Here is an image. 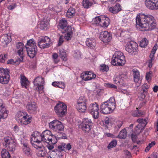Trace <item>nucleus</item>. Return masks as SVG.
Masks as SVG:
<instances>
[{"mask_svg": "<svg viewBox=\"0 0 158 158\" xmlns=\"http://www.w3.org/2000/svg\"><path fill=\"white\" fill-rule=\"evenodd\" d=\"M136 26H139L142 31L152 30L156 27V23L153 16L150 15H146L142 13L137 15L135 18Z\"/></svg>", "mask_w": 158, "mask_h": 158, "instance_id": "obj_1", "label": "nucleus"}, {"mask_svg": "<svg viewBox=\"0 0 158 158\" xmlns=\"http://www.w3.org/2000/svg\"><path fill=\"white\" fill-rule=\"evenodd\" d=\"M115 108V102L114 97H112L107 101L102 104L100 106V111L104 114L112 113Z\"/></svg>", "mask_w": 158, "mask_h": 158, "instance_id": "obj_2", "label": "nucleus"}, {"mask_svg": "<svg viewBox=\"0 0 158 158\" xmlns=\"http://www.w3.org/2000/svg\"><path fill=\"white\" fill-rule=\"evenodd\" d=\"M25 47L27 54L29 57L33 58L36 55L37 51L36 43L33 39L27 41Z\"/></svg>", "mask_w": 158, "mask_h": 158, "instance_id": "obj_3", "label": "nucleus"}, {"mask_svg": "<svg viewBox=\"0 0 158 158\" xmlns=\"http://www.w3.org/2000/svg\"><path fill=\"white\" fill-rule=\"evenodd\" d=\"M111 62L114 65L122 66L124 65L126 60L123 53L120 51L116 52L113 56Z\"/></svg>", "mask_w": 158, "mask_h": 158, "instance_id": "obj_4", "label": "nucleus"}, {"mask_svg": "<svg viewBox=\"0 0 158 158\" xmlns=\"http://www.w3.org/2000/svg\"><path fill=\"white\" fill-rule=\"evenodd\" d=\"M43 142L55 144L56 142V136L53 135L49 130H46L41 133Z\"/></svg>", "mask_w": 158, "mask_h": 158, "instance_id": "obj_5", "label": "nucleus"}, {"mask_svg": "<svg viewBox=\"0 0 158 158\" xmlns=\"http://www.w3.org/2000/svg\"><path fill=\"white\" fill-rule=\"evenodd\" d=\"M44 83V79L42 77H37L34 79L33 83L35 86L36 87V90L39 91L40 93H42L43 92Z\"/></svg>", "mask_w": 158, "mask_h": 158, "instance_id": "obj_6", "label": "nucleus"}, {"mask_svg": "<svg viewBox=\"0 0 158 158\" xmlns=\"http://www.w3.org/2000/svg\"><path fill=\"white\" fill-rule=\"evenodd\" d=\"M93 125V123L90 119L86 118L83 120L80 125V127L85 133H88L91 131Z\"/></svg>", "mask_w": 158, "mask_h": 158, "instance_id": "obj_7", "label": "nucleus"}, {"mask_svg": "<svg viewBox=\"0 0 158 158\" xmlns=\"http://www.w3.org/2000/svg\"><path fill=\"white\" fill-rule=\"evenodd\" d=\"M50 129L54 131L58 132L63 131L64 129V126L62 123L57 120H54L49 123Z\"/></svg>", "mask_w": 158, "mask_h": 158, "instance_id": "obj_8", "label": "nucleus"}, {"mask_svg": "<svg viewBox=\"0 0 158 158\" xmlns=\"http://www.w3.org/2000/svg\"><path fill=\"white\" fill-rule=\"evenodd\" d=\"M9 71L7 69L3 68L0 69V83L3 84L8 83L10 78Z\"/></svg>", "mask_w": 158, "mask_h": 158, "instance_id": "obj_9", "label": "nucleus"}, {"mask_svg": "<svg viewBox=\"0 0 158 158\" xmlns=\"http://www.w3.org/2000/svg\"><path fill=\"white\" fill-rule=\"evenodd\" d=\"M55 111L59 117H62L66 113L67 109L66 106L62 102L58 103L54 108Z\"/></svg>", "mask_w": 158, "mask_h": 158, "instance_id": "obj_10", "label": "nucleus"}, {"mask_svg": "<svg viewBox=\"0 0 158 158\" xmlns=\"http://www.w3.org/2000/svg\"><path fill=\"white\" fill-rule=\"evenodd\" d=\"M125 49L126 51L131 55L135 54L138 50V44L133 41L128 42L126 45Z\"/></svg>", "mask_w": 158, "mask_h": 158, "instance_id": "obj_11", "label": "nucleus"}, {"mask_svg": "<svg viewBox=\"0 0 158 158\" xmlns=\"http://www.w3.org/2000/svg\"><path fill=\"white\" fill-rule=\"evenodd\" d=\"M98 110V105L96 102L91 104L88 108L89 112L94 119H97L99 117Z\"/></svg>", "mask_w": 158, "mask_h": 158, "instance_id": "obj_12", "label": "nucleus"}, {"mask_svg": "<svg viewBox=\"0 0 158 158\" xmlns=\"http://www.w3.org/2000/svg\"><path fill=\"white\" fill-rule=\"evenodd\" d=\"M137 122L139 124L135 129L134 133L135 134L138 135L139 134L143 129L147 122L146 119L141 118L137 119Z\"/></svg>", "mask_w": 158, "mask_h": 158, "instance_id": "obj_13", "label": "nucleus"}, {"mask_svg": "<svg viewBox=\"0 0 158 158\" xmlns=\"http://www.w3.org/2000/svg\"><path fill=\"white\" fill-rule=\"evenodd\" d=\"M50 44V39L47 36L42 37L39 39L38 45L41 49L48 47Z\"/></svg>", "mask_w": 158, "mask_h": 158, "instance_id": "obj_14", "label": "nucleus"}, {"mask_svg": "<svg viewBox=\"0 0 158 158\" xmlns=\"http://www.w3.org/2000/svg\"><path fill=\"white\" fill-rule=\"evenodd\" d=\"M16 48L17 49V53L20 56V58L17 60L18 64L23 61V58L24 57V52L25 51L24 50L25 48L23 44L21 42L18 43L16 45Z\"/></svg>", "mask_w": 158, "mask_h": 158, "instance_id": "obj_15", "label": "nucleus"}, {"mask_svg": "<svg viewBox=\"0 0 158 158\" xmlns=\"http://www.w3.org/2000/svg\"><path fill=\"white\" fill-rule=\"evenodd\" d=\"M146 6L151 10H158V0H146Z\"/></svg>", "mask_w": 158, "mask_h": 158, "instance_id": "obj_16", "label": "nucleus"}, {"mask_svg": "<svg viewBox=\"0 0 158 158\" xmlns=\"http://www.w3.org/2000/svg\"><path fill=\"white\" fill-rule=\"evenodd\" d=\"M96 75L94 73L91 71L83 72L81 75V77L82 80L85 81L90 80L94 79Z\"/></svg>", "mask_w": 158, "mask_h": 158, "instance_id": "obj_17", "label": "nucleus"}, {"mask_svg": "<svg viewBox=\"0 0 158 158\" xmlns=\"http://www.w3.org/2000/svg\"><path fill=\"white\" fill-rule=\"evenodd\" d=\"M5 143L8 150L11 152L15 151L16 145L14 139L8 138L5 140Z\"/></svg>", "mask_w": 158, "mask_h": 158, "instance_id": "obj_18", "label": "nucleus"}, {"mask_svg": "<svg viewBox=\"0 0 158 158\" xmlns=\"http://www.w3.org/2000/svg\"><path fill=\"white\" fill-rule=\"evenodd\" d=\"M100 38L104 43L110 42L112 39L111 34L106 31L101 32Z\"/></svg>", "mask_w": 158, "mask_h": 158, "instance_id": "obj_19", "label": "nucleus"}, {"mask_svg": "<svg viewBox=\"0 0 158 158\" xmlns=\"http://www.w3.org/2000/svg\"><path fill=\"white\" fill-rule=\"evenodd\" d=\"M133 75L134 81L136 84L137 87H139L141 83V80L140 79L139 72L137 69H134L132 70Z\"/></svg>", "mask_w": 158, "mask_h": 158, "instance_id": "obj_20", "label": "nucleus"}, {"mask_svg": "<svg viewBox=\"0 0 158 158\" xmlns=\"http://www.w3.org/2000/svg\"><path fill=\"white\" fill-rule=\"evenodd\" d=\"M31 140L32 141H43L42 134L38 131H35L31 135Z\"/></svg>", "mask_w": 158, "mask_h": 158, "instance_id": "obj_21", "label": "nucleus"}, {"mask_svg": "<svg viewBox=\"0 0 158 158\" xmlns=\"http://www.w3.org/2000/svg\"><path fill=\"white\" fill-rule=\"evenodd\" d=\"M96 2L95 0H83L82 2V6L85 9L90 8Z\"/></svg>", "mask_w": 158, "mask_h": 158, "instance_id": "obj_22", "label": "nucleus"}, {"mask_svg": "<svg viewBox=\"0 0 158 158\" xmlns=\"http://www.w3.org/2000/svg\"><path fill=\"white\" fill-rule=\"evenodd\" d=\"M26 108L29 112L32 113L37 109L36 104L34 102H29L27 105Z\"/></svg>", "mask_w": 158, "mask_h": 158, "instance_id": "obj_23", "label": "nucleus"}, {"mask_svg": "<svg viewBox=\"0 0 158 158\" xmlns=\"http://www.w3.org/2000/svg\"><path fill=\"white\" fill-rule=\"evenodd\" d=\"M11 40L10 36L7 34H5L3 35L0 38V41L5 45H6L10 42Z\"/></svg>", "mask_w": 158, "mask_h": 158, "instance_id": "obj_24", "label": "nucleus"}, {"mask_svg": "<svg viewBox=\"0 0 158 158\" xmlns=\"http://www.w3.org/2000/svg\"><path fill=\"white\" fill-rule=\"evenodd\" d=\"M76 108L79 112H84L87 109L86 103L77 102Z\"/></svg>", "mask_w": 158, "mask_h": 158, "instance_id": "obj_25", "label": "nucleus"}, {"mask_svg": "<svg viewBox=\"0 0 158 158\" xmlns=\"http://www.w3.org/2000/svg\"><path fill=\"white\" fill-rule=\"evenodd\" d=\"M62 33L67 32L66 35L64 37L65 39L67 40H69L71 39L73 34L71 27H68L65 31H62Z\"/></svg>", "mask_w": 158, "mask_h": 158, "instance_id": "obj_26", "label": "nucleus"}, {"mask_svg": "<svg viewBox=\"0 0 158 158\" xmlns=\"http://www.w3.org/2000/svg\"><path fill=\"white\" fill-rule=\"evenodd\" d=\"M27 117H29V116L27 114V115H24L23 118H21V119L19 123L22 125H27L28 124L30 123L31 121L30 118H27Z\"/></svg>", "mask_w": 158, "mask_h": 158, "instance_id": "obj_27", "label": "nucleus"}, {"mask_svg": "<svg viewBox=\"0 0 158 158\" xmlns=\"http://www.w3.org/2000/svg\"><path fill=\"white\" fill-rule=\"evenodd\" d=\"M76 10L75 8L70 7L67 10L66 13V17L68 18H73L75 15Z\"/></svg>", "mask_w": 158, "mask_h": 158, "instance_id": "obj_28", "label": "nucleus"}, {"mask_svg": "<svg viewBox=\"0 0 158 158\" xmlns=\"http://www.w3.org/2000/svg\"><path fill=\"white\" fill-rule=\"evenodd\" d=\"M67 20L65 18H63L60 20L59 23V26L60 28L62 29V31H65L66 30V28L69 26H67Z\"/></svg>", "mask_w": 158, "mask_h": 158, "instance_id": "obj_29", "label": "nucleus"}, {"mask_svg": "<svg viewBox=\"0 0 158 158\" xmlns=\"http://www.w3.org/2000/svg\"><path fill=\"white\" fill-rule=\"evenodd\" d=\"M104 16H101L96 17L94 19V21L95 23L97 25L102 27L103 25V22L104 20Z\"/></svg>", "mask_w": 158, "mask_h": 158, "instance_id": "obj_30", "label": "nucleus"}, {"mask_svg": "<svg viewBox=\"0 0 158 158\" xmlns=\"http://www.w3.org/2000/svg\"><path fill=\"white\" fill-rule=\"evenodd\" d=\"M109 10L112 13H117L121 10V5L118 3L117 4L114 6L110 7Z\"/></svg>", "mask_w": 158, "mask_h": 158, "instance_id": "obj_31", "label": "nucleus"}, {"mask_svg": "<svg viewBox=\"0 0 158 158\" xmlns=\"http://www.w3.org/2000/svg\"><path fill=\"white\" fill-rule=\"evenodd\" d=\"M87 46L91 49L94 48L95 45V40L92 38H87L85 42Z\"/></svg>", "mask_w": 158, "mask_h": 158, "instance_id": "obj_32", "label": "nucleus"}, {"mask_svg": "<svg viewBox=\"0 0 158 158\" xmlns=\"http://www.w3.org/2000/svg\"><path fill=\"white\" fill-rule=\"evenodd\" d=\"M63 155L60 153L57 154V153L54 151L50 152V154L47 158H62Z\"/></svg>", "mask_w": 158, "mask_h": 158, "instance_id": "obj_33", "label": "nucleus"}, {"mask_svg": "<svg viewBox=\"0 0 158 158\" xmlns=\"http://www.w3.org/2000/svg\"><path fill=\"white\" fill-rule=\"evenodd\" d=\"M26 115H27V113L26 112L19 111L15 115V119L19 123L21 119V118Z\"/></svg>", "mask_w": 158, "mask_h": 158, "instance_id": "obj_34", "label": "nucleus"}, {"mask_svg": "<svg viewBox=\"0 0 158 158\" xmlns=\"http://www.w3.org/2000/svg\"><path fill=\"white\" fill-rule=\"evenodd\" d=\"M41 142H38V141H33L32 140H31V141L32 146L37 149H38L44 147Z\"/></svg>", "mask_w": 158, "mask_h": 158, "instance_id": "obj_35", "label": "nucleus"}, {"mask_svg": "<svg viewBox=\"0 0 158 158\" xmlns=\"http://www.w3.org/2000/svg\"><path fill=\"white\" fill-rule=\"evenodd\" d=\"M21 82L22 86L23 87L27 88V86L28 85L29 81L24 76L21 75Z\"/></svg>", "mask_w": 158, "mask_h": 158, "instance_id": "obj_36", "label": "nucleus"}, {"mask_svg": "<svg viewBox=\"0 0 158 158\" xmlns=\"http://www.w3.org/2000/svg\"><path fill=\"white\" fill-rule=\"evenodd\" d=\"M49 25L48 21H42L40 22V27L41 30H46Z\"/></svg>", "mask_w": 158, "mask_h": 158, "instance_id": "obj_37", "label": "nucleus"}, {"mask_svg": "<svg viewBox=\"0 0 158 158\" xmlns=\"http://www.w3.org/2000/svg\"><path fill=\"white\" fill-rule=\"evenodd\" d=\"M37 155L39 157H43L46 154V152L44 150V147L37 149L36 151Z\"/></svg>", "mask_w": 158, "mask_h": 158, "instance_id": "obj_38", "label": "nucleus"}, {"mask_svg": "<svg viewBox=\"0 0 158 158\" xmlns=\"http://www.w3.org/2000/svg\"><path fill=\"white\" fill-rule=\"evenodd\" d=\"M127 135V131L125 129L122 130L119 132L117 138L120 139H125Z\"/></svg>", "mask_w": 158, "mask_h": 158, "instance_id": "obj_39", "label": "nucleus"}, {"mask_svg": "<svg viewBox=\"0 0 158 158\" xmlns=\"http://www.w3.org/2000/svg\"><path fill=\"white\" fill-rule=\"evenodd\" d=\"M2 158H10V156L9 152L6 149H3L1 152Z\"/></svg>", "mask_w": 158, "mask_h": 158, "instance_id": "obj_40", "label": "nucleus"}, {"mask_svg": "<svg viewBox=\"0 0 158 158\" xmlns=\"http://www.w3.org/2000/svg\"><path fill=\"white\" fill-rule=\"evenodd\" d=\"M104 20L103 22V27H107L110 23V20L109 18L104 16Z\"/></svg>", "mask_w": 158, "mask_h": 158, "instance_id": "obj_41", "label": "nucleus"}, {"mask_svg": "<svg viewBox=\"0 0 158 158\" xmlns=\"http://www.w3.org/2000/svg\"><path fill=\"white\" fill-rule=\"evenodd\" d=\"M60 56L62 60L64 61L67 60L66 52L64 50H61L60 51Z\"/></svg>", "mask_w": 158, "mask_h": 158, "instance_id": "obj_42", "label": "nucleus"}, {"mask_svg": "<svg viewBox=\"0 0 158 158\" xmlns=\"http://www.w3.org/2000/svg\"><path fill=\"white\" fill-rule=\"evenodd\" d=\"M148 43V40L146 38H144L140 41V46L142 48H145L147 45Z\"/></svg>", "mask_w": 158, "mask_h": 158, "instance_id": "obj_43", "label": "nucleus"}, {"mask_svg": "<svg viewBox=\"0 0 158 158\" xmlns=\"http://www.w3.org/2000/svg\"><path fill=\"white\" fill-rule=\"evenodd\" d=\"M117 144V141L114 139L109 144L107 148L108 149L115 147Z\"/></svg>", "mask_w": 158, "mask_h": 158, "instance_id": "obj_44", "label": "nucleus"}, {"mask_svg": "<svg viewBox=\"0 0 158 158\" xmlns=\"http://www.w3.org/2000/svg\"><path fill=\"white\" fill-rule=\"evenodd\" d=\"M144 114V112L142 111L136 110L133 113L132 115L135 117H140Z\"/></svg>", "mask_w": 158, "mask_h": 158, "instance_id": "obj_45", "label": "nucleus"}, {"mask_svg": "<svg viewBox=\"0 0 158 158\" xmlns=\"http://www.w3.org/2000/svg\"><path fill=\"white\" fill-rule=\"evenodd\" d=\"M52 58L55 64H57L59 61V59L57 53H53L52 55Z\"/></svg>", "mask_w": 158, "mask_h": 158, "instance_id": "obj_46", "label": "nucleus"}, {"mask_svg": "<svg viewBox=\"0 0 158 158\" xmlns=\"http://www.w3.org/2000/svg\"><path fill=\"white\" fill-rule=\"evenodd\" d=\"M7 54H1L0 55V62L4 63L7 58Z\"/></svg>", "mask_w": 158, "mask_h": 158, "instance_id": "obj_47", "label": "nucleus"}, {"mask_svg": "<svg viewBox=\"0 0 158 158\" xmlns=\"http://www.w3.org/2000/svg\"><path fill=\"white\" fill-rule=\"evenodd\" d=\"M65 143H60L57 147L58 150L60 151H64V146L65 145Z\"/></svg>", "mask_w": 158, "mask_h": 158, "instance_id": "obj_48", "label": "nucleus"}, {"mask_svg": "<svg viewBox=\"0 0 158 158\" xmlns=\"http://www.w3.org/2000/svg\"><path fill=\"white\" fill-rule=\"evenodd\" d=\"M155 144V142L152 141L151 143L148 144V145L146 147L145 149V151L146 152H148L150 150V148L153 146Z\"/></svg>", "mask_w": 158, "mask_h": 158, "instance_id": "obj_49", "label": "nucleus"}, {"mask_svg": "<svg viewBox=\"0 0 158 158\" xmlns=\"http://www.w3.org/2000/svg\"><path fill=\"white\" fill-rule=\"evenodd\" d=\"M23 150L24 153L28 156L31 155V150L29 147L27 148H23Z\"/></svg>", "mask_w": 158, "mask_h": 158, "instance_id": "obj_50", "label": "nucleus"}, {"mask_svg": "<svg viewBox=\"0 0 158 158\" xmlns=\"http://www.w3.org/2000/svg\"><path fill=\"white\" fill-rule=\"evenodd\" d=\"M100 69L103 72H107L109 70V67L108 66L103 64L101 65Z\"/></svg>", "mask_w": 158, "mask_h": 158, "instance_id": "obj_51", "label": "nucleus"}, {"mask_svg": "<svg viewBox=\"0 0 158 158\" xmlns=\"http://www.w3.org/2000/svg\"><path fill=\"white\" fill-rule=\"evenodd\" d=\"M129 19L125 18L123 19L122 20V24L124 26H129Z\"/></svg>", "mask_w": 158, "mask_h": 158, "instance_id": "obj_52", "label": "nucleus"}, {"mask_svg": "<svg viewBox=\"0 0 158 158\" xmlns=\"http://www.w3.org/2000/svg\"><path fill=\"white\" fill-rule=\"evenodd\" d=\"M104 86L105 87L108 88H110L114 89L117 88V87L116 85L109 83H105Z\"/></svg>", "mask_w": 158, "mask_h": 158, "instance_id": "obj_53", "label": "nucleus"}, {"mask_svg": "<svg viewBox=\"0 0 158 158\" xmlns=\"http://www.w3.org/2000/svg\"><path fill=\"white\" fill-rule=\"evenodd\" d=\"M113 80L114 82L117 84L118 83H120L121 82V79L119 78V76L118 77L117 75H115L114 76L113 78Z\"/></svg>", "mask_w": 158, "mask_h": 158, "instance_id": "obj_54", "label": "nucleus"}, {"mask_svg": "<svg viewBox=\"0 0 158 158\" xmlns=\"http://www.w3.org/2000/svg\"><path fill=\"white\" fill-rule=\"evenodd\" d=\"M127 73L126 72H124L120 74L119 76V78L121 80H123L124 79L127 78Z\"/></svg>", "mask_w": 158, "mask_h": 158, "instance_id": "obj_55", "label": "nucleus"}, {"mask_svg": "<svg viewBox=\"0 0 158 158\" xmlns=\"http://www.w3.org/2000/svg\"><path fill=\"white\" fill-rule=\"evenodd\" d=\"M86 102L87 100L85 97L83 96H81L79 98L77 102H81V103H86Z\"/></svg>", "mask_w": 158, "mask_h": 158, "instance_id": "obj_56", "label": "nucleus"}, {"mask_svg": "<svg viewBox=\"0 0 158 158\" xmlns=\"http://www.w3.org/2000/svg\"><path fill=\"white\" fill-rule=\"evenodd\" d=\"M57 87H59L61 89H64L65 87V85L64 83L63 82L57 81Z\"/></svg>", "mask_w": 158, "mask_h": 158, "instance_id": "obj_57", "label": "nucleus"}, {"mask_svg": "<svg viewBox=\"0 0 158 158\" xmlns=\"http://www.w3.org/2000/svg\"><path fill=\"white\" fill-rule=\"evenodd\" d=\"M19 59V58L17 60H16V61H14V60L13 59L8 60L7 61V64H15L16 65H18L20 63H19L18 64V62H17V60Z\"/></svg>", "mask_w": 158, "mask_h": 158, "instance_id": "obj_58", "label": "nucleus"}, {"mask_svg": "<svg viewBox=\"0 0 158 158\" xmlns=\"http://www.w3.org/2000/svg\"><path fill=\"white\" fill-rule=\"evenodd\" d=\"M16 6V4L15 3H12V4L8 5L7 8L10 10H11L14 9Z\"/></svg>", "mask_w": 158, "mask_h": 158, "instance_id": "obj_59", "label": "nucleus"}, {"mask_svg": "<svg viewBox=\"0 0 158 158\" xmlns=\"http://www.w3.org/2000/svg\"><path fill=\"white\" fill-rule=\"evenodd\" d=\"M105 135L108 137H110L112 138H115L117 137V136L115 135L114 134L109 133H106L105 134Z\"/></svg>", "mask_w": 158, "mask_h": 158, "instance_id": "obj_60", "label": "nucleus"}, {"mask_svg": "<svg viewBox=\"0 0 158 158\" xmlns=\"http://www.w3.org/2000/svg\"><path fill=\"white\" fill-rule=\"evenodd\" d=\"M65 145L64 146V151L65 150H68V151L70 150L72 148L71 145L70 143H68L67 144L65 143Z\"/></svg>", "mask_w": 158, "mask_h": 158, "instance_id": "obj_61", "label": "nucleus"}, {"mask_svg": "<svg viewBox=\"0 0 158 158\" xmlns=\"http://www.w3.org/2000/svg\"><path fill=\"white\" fill-rule=\"evenodd\" d=\"M64 42V38L63 36H60L59 38L58 45L59 46H60L61 45V44L63 43Z\"/></svg>", "mask_w": 158, "mask_h": 158, "instance_id": "obj_62", "label": "nucleus"}, {"mask_svg": "<svg viewBox=\"0 0 158 158\" xmlns=\"http://www.w3.org/2000/svg\"><path fill=\"white\" fill-rule=\"evenodd\" d=\"M81 56L80 52L79 51L75 52L74 54V56L76 58H79Z\"/></svg>", "mask_w": 158, "mask_h": 158, "instance_id": "obj_63", "label": "nucleus"}, {"mask_svg": "<svg viewBox=\"0 0 158 158\" xmlns=\"http://www.w3.org/2000/svg\"><path fill=\"white\" fill-rule=\"evenodd\" d=\"M151 73L150 72L147 73H146V78L148 81H150L151 80Z\"/></svg>", "mask_w": 158, "mask_h": 158, "instance_id": "obj_64", "label": "nucleus"}]
</instances>
